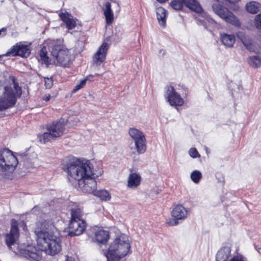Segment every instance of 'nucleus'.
<instances>
[{"mask_svg": "<svg viewBox=\"0 0 261 261\" xmlns=\"http://www.w3.org/2000/svg\"><path fill=\"white\" fill-rule=\"evenodd\" d=\"M35 233L38 243L42 246L47 254L55 255L61 250L59 232L51 221L44 220L37 222Z\"/></svg>", "mask_w": 261, "mask_h": 261, "instance_id": "obj_1", "label": "nucleus"}, {"mask_svg": "<svg viewBox=\"0 0 261 261\" xmlns=\"http://www.w3.org/2000/svg\"><path fill=\"white\" fill-rule=\"evenodd\" d=\"M9 79L12 82L9 84L0 81V112L13 107L22 95L21 88L15 76H10Z\"/></svg>", "mask_w": 261, "mask_h": 261, "instance_id": "obj_2", "label": "nucleus"}, {"mask_svg": "<svg viewBox=\"0 0 261 261\" xmlns=\"http://www.w3.org/2000/svg\"><path fill=\"white\" fill-rule=\"evenodd\" d=\"M63 169L67 173L69 180L75 179L80 182L86 177L89 176L93 171L90 162L86 161L84 162L75 158H71L62 164Z\"/></svg>", "mask_w": 261, "mask_h": 261, "instance_id": "obj_3", "label": "nucleus"}, {"mask_svg": "<svg viewBox=\"0 0 261 261\" xmlns=\"http://www.w3.org/2000/svg\"><path fill=\"white\" fill-rule=\"evenodd\" d=\"M130 248L128 238L122 236L116 238L110 246L106 254L108 261H119L128 253Z\"/></svg>", "mask_w": 261, "mask_h": 261, "instance_id": "obj_4", "label": "nucleus"}, {"mask_svg": "<svg viewBox=\"0 0 261 261\" xmlns=\"http://www.w3.org/2000/svg\"><path fill=\"white\" fill-rule=\"evenodd\" d=\"M18 163L17 158L8 149L0 150V175L9 178Z\"/></svg>", "mask_w": 261, "mask_h": 261, "instance_id": "obj_5", "label": "nucleus"}, {"mask_svg": "<svg viewBox=\"0 0 261 261\" xmlns=\"http://www.w3.org/2000/svg\"><path fill=\"white\" fill-rule=\"evenodd\" d=\"M48 50L50 52L54 62L61 66L68 65L70 56L69 50L58 41L53 40L49 43Z\"/></svg>", "mask_w": 261, "mask_h": 261, "instance_id": "obj_6", "label": "nucleus"}, {"mask_svg": "<svg viewBox=\"0 0 261 261\" xmlns=\"http://www.w3.org/2000/svg\"><path fill=\"white\" fill-rule=\"evenodd\" d=\"M212 8L214 12L226 22L235 25L240 24L237 17L226 7L216 3L213 5Z\"/></svg>", "mask_w": 261, "mask_h": 261, "instance_id": "obj_7", "label": "nucleus"}, {"mask_svg": "<svg viewBox=\"0 0 261 261\" xmlns=\"http://www.w3.org/2000/svg\"><path fill=\"white\" fill-rule=\"evenodd\" d=\"M99 176L98 174L93 172L78 183L79 188L84 193L93 194L97 188V182L95 180Z\"/></svg>", "mask_w": 261, "mask_h": 261, "instance_id": "obj_8", "label": "nucleus"}, {"mask_svg": "<svg viewBox=\"0 0 261 261\" xmlns=\"http://www.w3.org/2000/svg\"><path fill=\"white\" fill-rule=\"evenodd\" d=\"M129 134L135 142V148L138 153L143 154L146 149L145 135L142 132L135 128H130Z\"/></svg>", "mask_w": 261, "mask_h": 261, "instance_id": "obj_9", "label": "nucleus"}, {"mask_svg": "<svg viewBox=\"0 0 261 261\" xmlns=\"http://www.w3.org/2000/svg\"><path fill=\"white\" fill-rule=\"evenodd\" d=\"M170 6L173 9L179 11L182 10L185 5L191 10L200 13L202 12V9L196 0H172L170 2Z\"/></svg>", "mask_w": 261, "mask_h": 261, "instance_id": "obj_10", "label": "nucleus"}, {"mask_svg": "<svg viewBox=\"0 0 261 261\" xmlns=\"http://www.w3.org/2000/svg\"><path fill=\"white\" fill-rule=\"evenodd\" d=\"M164 96L171 106H181L184 104L183 99L171 85L165 87Z\"/></svg>", "mask_w": 261, "mask_h": 261, "instance_id": "obj_11", "label": "nucleus"}, {"mask_svg": "<svg viewBox=\"0 0 261 261\" xmlns=\"http://www.w3.org/2000/svg\"><path fill=\"white\" fill-rule=\"evenodd\" d=\"M31 45V43L24 44L22 42H19L12 46L6 54V56H20L27 58L31 54V49L29 47Z\"/></svg>", "mask_w": 261, "mask_h": 261, "instance_id": "obj_12", "label": "nucleus"}, {"mask_svg": "<svg viewBox=\"0 0 261 261\" xmlns=\"http://www.w3.org/2000/svg\"><path fill=\"white\" fill-rule=\"evenodd\" d=\"M189 215V211L182 205H177L175 206L172 211L173 219H170L168 224L170 226H175L178 224V220H183Z\"/></svg>", "mask_w": 261, "mask_h": 261, "instance_id": "obj_13", "label": "nucleus"}, {"mask_svg": "<svg viewBox=\"0 0 261 261\" xmlns=\"http://www.w3.org/2000/svg\"><path fill=\"white\" fill-rule=\"evenodd\" d=\"M86 227V222L82 219L70 220L68 236L70 237L79 236L84 232Z\"/></svg>", "mask_w": 261, "mask_h": 261, "instance_id": "obj_14", "label": "nucleus"}, {"mask_svg": "<svg viewBox=\"0 0 261 261\" xmlns=\"http://www.w3.org/2000/svg\"><path fill=\"white\" fill-rule=\"evenodd\" d=\"M238 37L247 50L255 54L259 52L258 44L252 39L245 36L243 33L240 32L238 34Z\"/></svg>", "mask_w": 261, "mask_h": 261, "instance_id": "obj_15", "label": "nucleus"}, {"mask_svg": "<svg viewBox=\"0 0 261 261\" xmlns=\"http://www.w3.org/2000/svg\"><path fill=\"white\" fill-rule=\"evenodd\" d=\"M11 224L10 232L6 234L5 238L6 244L9 248L15 243L19 234L17 222L14 219H12Z\"/></svg>", "mask_w": 261, "mask_h": 261, "instance_id": "obj_16", "label": "nucleus"}, {"mask_svg": "<svg viewBox=\"0 0 261 261\" xmlns=\"http://www.w3.org/2000/svg\"><path fill=\"white\" fill-rule=\"evenodd\" d=\"M108 47V43H103L97 52L93 55V61L96 66L100 65L106 60Z\"/></svg>", "mask_w": 261, "mask_h": 261, "instance_id": "obj_17", "label": "nucleus"}, {"mask_svg": "<svg viewBox=\"0 0 261 261\" xmlns=\"http://www.w3.org/2000/svg\"><path fill=\"white\" fill-rule=\"evenodd\" d=\"M64 121L54 122L47 127V130L50 132L54 138L59 137L63 135L65 130Z\"/></svg>", "mask_w": 261, "mask_h": 261, "instance_id": "obj_18", "label": "nucleus"}, {"mask_svg": "<svg viewBox=\"0 0 261 261\" xmlns=\"http://www.w3.org/2000/svg\"><path fill=\"white\" fill-rule=\"evenodd\" d=\"M231 249L230 247L224 246L218 251L216 256V261H226L230 256Z\"/></svg>", "mask_w": 261, "mask_h": 261, "instance_id": "obj_19", "label": "nucleus"}, {"mask_svg": "<svg viewBox=\"0 0 261 261\" xmlns=\"http://www.w3.org/2000/svg\"><path fill=\"white\" fill-rule=\"evenodd\" d=\"M40 251L36 250L34 247H32L31 250L25 249L24 250V254L25 257L32 259L36 261H39L41 259V255Z\"/></svg>", "mask_w": 261, "mask_h": 261, "instance_id": "obj_20", "label": "nucleus"}, {"mask_svg": "<svg viewBox=\"0 0 261 261\" xmlns=\"http://www.w3.org/2000/svg\"><path fill=\"white\" fill-rule=\"evenodd\" d=\"M156 14L160 26L165 27L166 23V10L163 7H159L156 9Z\"/></svg>", "mask_w": 261, "mask_h": 261, "instance_id": "obj_21", "label": "nucleus"}, {"mask_svg": "<svg viewBox=\"0 0 261 261\" xmlns=\"http://www.w3.org/2000/svg\"><path fill=\"white\" fill-rule=\"evenodd\" d=\"M103 14L106 17V20L108 24L112 23L114 19V15L111 9V5L109 2L106 3L105 8L103 9Z\"/></svg>", "mask_w": 261, "mask_h": 261, "instance_id": "obj_22", "label": "nucleus"}, {"mask_svg": "<svg viewBox=\"0 0 261 261\" xmlns=\"http://www.w3.org/2000/svg\"><path fill=\"white\" fill-rule=\"evenodd\" d=\"M59 15L60 18L66 23V27L68 29L71 30L75 28L76 22L72 18H71V16L69 14L62 13Z\"/></svg>", "mask_w": 261, "mask_h": 261, "instance_id": "obj_23", "label": "nucleus"}, {"mask_svg": "<svg viewBox=\"0 0 261 261\" xmlns=\"http://www.w3.org/2000/svg\"><path fill=\"white\" fill-rule=\"evenodd\" d=\"M221 41L225 46L231 47L233 46L236 41V39L233 35H229L224 33L221 36Z\"/></svg>", "mask_w": 261, "mask_h": 261, "instance_id": "obj_24", "label": "nucleus"}, {"mask_svg": "<svg viewBox=\"0 0 261 261\" xmlns=\"http://www.w3.org/2000/svg\"><path fill=\"white\" fill-rule=\"evenodd\" d=\"M95 237L97 242L101 244H105L108 241L109 238V233L108 231L100 230L95 232Z\"/></svg>", "mask_w": 261, "mask_h": 261, "instance_id": "obj_25", "label": "nucleus"}, {"mask_svg": "<svg viewBox=\"0 0 261 261\" xmlns=\"http://www.w3.org/2000/svg\"><path fill=\"white\" fill-rule=\"evenodd\" d=\"M141 181V177L137 173H132L129 174L127 186L129 188H136L139 185Z\"/></svg>", "mask_w": 261, "mask_h": 261, "instance_id": "obj_26", "label": "nucleus"}, {"mask_svg": "<svg viewBox=\"0 0 261 261\" xmlns=\"http://www.w3.org/2000/svg\"><path fill=\"white\" fill-rule=\"evenodd\" d=\"M261 5L256 2H250L246 4L245 8L247 12L256 14L260 11Z\"/></svg>", "mask_w": 261, "mask_h": 261, "instance_id": "obj_27", "label": "nucleus"}, {"mask_svg": "<svg viewBox=\"0 0 261 261\" xmlns=\"http://www.w3.org/2000/svg\"><path fill=\"white\" fill-rule=\"evenodd\" d=\"M248 63L253 68H259L261 66V58L258 56H250L248 58Z\"/></svg>", "mask_w": 261, "mask_h": 261, "instance_id": "obj_28", "label": "nucleus"}, {"mask_svg": "<svg viewBox=\"0 0 261 261\" xmlns=\"http://www.w3.org/2000/svg\"><path fill=\"white\" fill-rule=\"evenodd\" d=\"M39 56L42 63H44L46 66L50 64L51 59L47 56V52L45 46H43L39 52Z\"/></svg>", "mask_w": 261, "mask_h": 261, "instance_id": "obj_29", "label": "nucleus"}, {"mask_svg": "<svg viewBox=\"0 0 261 261\" xmlns=\"http://www.w3.org/2000/svg\"><path fill=\"white\" fill-rule=\"evenodd\" d=\"M92 195L99 198L102 200L105 201L109 200L111 198L110 195L109 194V193L107 191L103 190H95Z\"/></svg>", "mask_w": 261, "mask_h": 261, "instance_id": "obj_30", "label": "nucleus"}, {"mask_svg": "<svg viewBox=\"0 0 261 261\" xmlns=\"http://www.w3.org/2000/svg\"><path fill=\"white\" fill-rule=\"evenodd\" d=\"M82 211L81 209L77 206L75 205L72 207L71 210V220L82 219Z\"/></svg>", "mask_w": 261, "mask_h": 261, "instance_id": "obj_31", "label": "nucleus"}, {"mask_svg": "<svg viewBox=\"0 0 261 261\" xmlns=\"http://www.w3.org/2000/svg\"><path fill=\"white\" fill-rule=\"evenodd\" d=\"M38 137L40 143L45 144L47 142L51 141V140L55 139L50 132L44 133L42 134H39Z\"/></svg>", "mask_w": 261, "mask_h": 261, "instance_id": "obj_32", "label": "nucleus"}, {"mask_svg": "<svg viewBox=\"0 0 261 261\" xmlns=\"http://www.w3.org/2000/svg\"><path fill=\"white\" fill-rule=\"evenodd\" d=\"M190 176L192 180L194 183L197 184L201 178L202 174L200 171L198 170H195L191 173Z\"/></svg>", "mask_w": 261, "mask_h": 261, "instance_id": "obj_33", "label": "nucleus"}, {"mask_svg": "<svg viewBox=\"0 0 261 261\" xmlns=\"http://www.w3.org/2000/svg\"><path fill=\"white\" fill-rule=\"evenodd\" d=\"M190 155L193 158H196L200 156L197 150L195 148H191L189 151Z\"/></svg>", "mask_w": 261, "mask_h": 261, "instance_id": "obj_34", "label": "nucleus"}, {"mask_svg": "<svg viewBox=\"0 0 261 261\" xmlns=\"http://www.w3.org/2000/svg\"><path fill=\"white\" fill-rule=\"evenodd\" d=\"M44 85L47 89L51 87L53 84V80L52 78H44Z\"/></svg>", "mask_w": 261, "mask_h": 261, "instance_id": "obj_35", "label": "nucleus"}, {"mask_svg": "<svg viewBox=\"0 0 261 261\" xmlns=\"http://www.w3.org/2000/svg\"><path fill=\"white\" fill-rule=\"evenodd\" d=\"M229 261H247L246 258L242 255H237L232 257Z\"/></svg>", "mask_w": 261, "mask_h": 261, "instance_id": "obj_36", "label": "nucleus"}, {"mask_svg": "<svg viewBox=\"0 0 261 261\" xmlns=\"http://www.w3.org/2000/svg\"><path fill=\"white\" fill-rule=\"evenodd\" d=\"M7 28H3L1 29H0V36L2 35V36H4L6 34L5 32L6 31Z\"/></svg>", "mask_w": 261, "mask_h": 261, "instance_id": "obj_37", "label": "nucleus"}, {"mask_svg": "<svg viewBox=\"0 0 261 261\" xmlns=\"http://www.w3.org/2000/svg\"><path fill=\"white\" fill-rule=\"evenodd\" d=\"M82 88V87L80 84H77V85H76L75 86V87L73 89V92L75 93L76 91H77L78 90H79L80 89H81Z\"/></svg>", "mask_w": 261, "mask_h": 261, "instance_id": "obj_38", "label": "nucleus"}, {"mask_svg": "<svg viewBox=\"0 0 261 261\" xmlns=\"http://www.w3.org/2000/svg\"><path fill=\"white\" fill-rule=\"evenodd\" d=\"M65 261H76L74 257L72 256H66Z\"/></svg>", "mask_w": 261, "mask_h": 261, "instance_id": "obj_39", "label": "nucleus"}, {"mask_svg": "<svg viewBox=\"0 0 261 261\" xmlns=\"http://www.w3.org/2000/svg\"><path fill=\"white\" fill-rule=\"evenodd\" d=\"M87 80V78H85V79L82 80L79 84L83 87L85 85Z\"/></svg>", "mask_w": 261, "mask_h": 261, "instance_id": "obj_40", "label": "nucleus"}, {"mask_svg": "<svg viewBox=\"0 0 261 261\" xmlns=\"http://www.w3.org/2000/svg\"><path fill=\"white\" fill-rule=\"evenodd\" d=\"M50 95H46L44 96V98H43V99L46 101H48L49 99H50Z\"/></svg>", "mask_w": 261, "mask_h": 261, "instance_id": "obj_41", "label": "nucleus"}, {"mask_svg": "<svg viewBox=\"0 0 261 261\" xmlns=\"http://www.w3.org/2000/svg\"><path fill=\"white\" fill-rule=\"evenodd\" d=\"M255 248L261 255V248L258 247L257 246H255Z\"/></svg>", "mask_w": 261, "mask_h": 261, "instance_id": "obj_42", "label": "nucleus"}, {"mask_svg": "<svg viewBox=\"0 0 261 261\" xmlns=\"http://www.w3.org/2000/svg\"><path fill=\"white\" fill-rule=\"evenodd\" d=\"M199 21L201 22L202 24L204 26V27L206 28V24H205V21L204 19H199Z\"/></svg>", "mask_w": 261, "mask_h": 261, "instance_id": "obj_43", "label": "nucleus"}, {"mask_svg": "<svg viewBox=\"0 0 261 261\" xmlns=\"http://www.w3.org/2000/svg\"><path fill=\"white\" fill-rule=\"evenodd\" d=\"M231 3H236L239 2L240 0H228Z\"/></svg>", "mask_w": 261, "mask_h": 261, "instance_id": "obj_44", "label": "nucleus"}, {"mask_svg": "<svg viewBox=\"0 0 261 261\" xmlns=\"http://www.w3.org/2000/svg\"><path fill=\"white\" fill-rule=\"evenodd\" d=\"M156 1L160 3H165L167 0H156Z\"/></svg>", "mask_w": 261, "mask_h": 261, "instance_id": "obj_45", "label": "nucleus"}, {"mask_svg": "<svg viewBox=\"0 0 261 261\" xmlns=\"http://www.w3.org/2000/svg\"><path fill=\"white\" fill-rule=\"evenodd\" d=\"M119 35H121V33H118V35H117V37H117V39H115V40H116V41H117V42L119 41Z\"/></svg>", "mask_w": 261, "mask_h": 261, "instance_id": "obj_46", "label": "nucleus"}, {"mask_svg": "<svg viewBox=\"0 0 261 261\" xmlns=\"http://www.w3.org/2000/svg\"><path fill=\"white\" fill-rule=\"evenodd\" d=\"M218 1H219V0H217Z\"/></svg>", "mask_w": 261, "mask_h": 261, "instance_id": "obj_47", "label": "nucleus"}]
</instances>
